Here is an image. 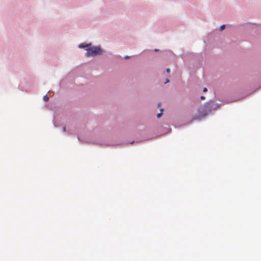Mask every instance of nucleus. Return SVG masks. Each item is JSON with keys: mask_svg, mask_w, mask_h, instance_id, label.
Returning a JSON list of instances; mask_svg holds the SVG:
<instances>
[{"mask_svg": "<svg viewBox=\"0 0 261 261\" xmlns=\"http://www.w3.org/2000/svg\"><path fill=\"white\" fill-rule=\"evenodd\" d=\"M154 50H155V51H158V49H155Z\"/></svg>", "mask_w": 261, "mask_h": 261, "instance_id": "obj_13", "label": "nucleus"}, {"mask_svg": "<svg viewBox=\"0 0 261 261\" xmlns=\"http://www.w3.org/2000/svg\"><path fill=\"white\" fill-rule=\"evenodd\" d=\"M201 98L202 99H205V97H204V96H201Z\"/></svg>", "mask_w": 261, "mask_h": 261, "instance_id": "obj_10", "label": "nucleus"}, {"mask_svg": "<svg viewBox=\"0 0 261 261\" xmlns=\"http://www.w3.org/2000/svg\"><path fill=\"white\" fill-rule=\"evenodd\" d=\"M163 110H164L163 109H161L160 110L161 112L157 114V117L158 118H160V117H161V116L162 115V112H163Z\"/></svg>", "mask_w": 261, "mask_h": 261, "instance_id": "obj_3", "label": "nucleus"}, {"mask_svg": "<svg viewBox=\"0 0 261 261\" xmlns=\"http://www.w3.org/2000/svg\"><path fill=\"white\" fill-rule=\"evenodd\" d=\"M169 82V80L167 79V80H166V82H165L164 83H165V84H166V83H168Z\"/></svg>", "mask_w": 261, "mask_h": 261, "instance_id": "obj_8", "label": "nucleus"}, {"mask_svg": "<svg viewBox=\"0 0 261 261\" xmlns=\"http://www.w3.org/2000/svg\"><path fill=\"white\" fill-rule=\"evenodd\" d=\"M166 71H167V72L169 73V72H170V69L169 68H167V69H166Z\"/></svg>", "mask_w": 261, "mask_h": 261, "instance_id": "obj_7", "label": "nucleus"}, {"mask_svg": "<svg viewBox=\"0 0 261 261\" xmlns=\"http://www.w3.org/2000/svg\"><path fill=\"white\" fill-rule=\"evenodd\" d=\"M225 25L224 24H223L220 27V30L222 31L225 29Z\"/></svg>", "mask_w": 261, "mask_h": 261, "instance_id": "obj_5", "label": "nucleus"}, {"mask_svg": "<svg viewBox=\"0 0 261 261\" xmlns=\"http://www.w3.org/2000/svg\"><path fill=\"white\" fill-rule=\"evenodd\" d=\"M66 126H64L63 127V132H66Z\"/></svg>", "mask_w": 261, "mask_h": 261, "instance_id": "obj_6", "label": "nucleus"}, {"mask_svg": "<svg viewBox=\"0 0 261 261\" xmlns=\"http://www.w3.org/2000/svg\"><path fill=\"white\" fill-rule=\"evenodd\" d=\"M128 58H129V57H128V56H125V59H128Z\"/></svg>", "mask_w": 261, "mask_h": 261, "instance_id": "obj_11", "label": "nucleus"}, {"mask_svg": "<svg viewBox=\"0 0 261 261\" xmlns=\"http://www.w3.org/2000/svg\"><path fill=\"white\" fill-rule=\"evenodd\" d=\"M89 45H90V44H88L86 43H85V44L82 43V44H81L80 45H79V47L80 48H85V47L89 46Z\"/></svg>", "mask_w": 261, "mask_h": 261, "instance_id": "obj_2", "label": "nucleus"}, {"mask_svg": "<svg viewBox=\"0 0 261 261\" xmlns=\"http://www.w3.org/2000/svg\"><path fill=\"white\" fill-rule=\"evenodd\" d=\"M102 53V50L100 47L94 46L87 49L86 56L87 57L95 56Z\"/></svg>", "mask_w": 261, "mask_h": 261, "instance_id": "obj_1", "label": "nucleus"}, {"mask_svg": "<svg viewBox=\"0 0 261 261\" xmlns=\"http://www.w3.org/2000/svg\"><path fill=\"white\" fill-rule=\"evenodd\" d=\"M43 99L45 101H47L49 99V97L47 96V95H45L44 97H43Z\"/></svg>", "mask_w": 261, "mask_h": 261, "instance_id": "obj_4", "label": "nucleus"}, {"mask_svg": "<svg viewBox=\"0 0 261 261\" xmlns=\"http://www.w3.org/2000/svg\"><path fill=\"white\" fill-rule=\"evenodd\" d=\"M160 106H161V103H160L158 104V107H160Z\"/></svg>", "mask_w": 261, "mask_h": 261, "instance_id": "obj_12", "label": "nucleus"}, {"mask_svg": "<svg viewBox=\"0 0 261 261\" xmlns=\"http://www.w3.org/2000/svg\"><path fill=\"white\" fill-rule=\"evenodd\" d=\"M207 88H204L203 89V91H204V92H206V91H207Z\"/></svg>", "mask_w": 261, "mask_h": 261, "instance_id": "obj_9", "label": "nucleus"}]
</instances>
